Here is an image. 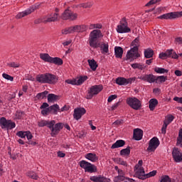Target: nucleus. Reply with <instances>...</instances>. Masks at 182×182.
Masks as SVG:
<instances>
[{"label":"nucleus","mask_w":182,"mask_h":182,"mask_svg":"<svg viewBox=\"0 0 182 182\" xmlns=\"http://www.w3.org/2000/svg\"><path fill=\"white\" fill-rule=\"evenodd\" d=\"M103 38V33L100 30H92L89 35L88 43L90 48L97 49L100 48L102 53H109V43H103L102 45L99 42V39Z\"/></svg>","instance_id":"nucleus-1"},{"label":"nucleus","mask_w":182,"mask_h":182,"mask_svg":"<svg viewBox=\"0 0 182 182\" xmlns=\"http://www.w3.org/2000/svg\"><path fill=\"white\" fill-rule=\"evenodd\" d=\"M36 80L41 84L48 83V85H56V82L59 80V77L52 73H47L37 75Z\"/></svg>","instance_id":"nucleus-2"},{"label":"nucleus","mask_w":182,"mask_h":182,"mask_svg":"<svg viewBox=\"0 0 182 182\" xmlns=\"http://www.w3.org/2000/svg\"><path fill=\"white\" fill-rule=\"evenodd\" d=\"M40 59L48 63H53L58 66H62L63 65V60L59 57H51L48 53H41L40 54Z\"/></svg>","instance_id":"nucleus-3"},{"label":"nucleus","mask_w":182,"mask_h":182,"mask_svg":"<svg viewBox=\"0 0 182 182\" xmlns=\"http://www.w3.org/2000/svg\"><path fill=\"white\" fill-rule=\"evenodd\" d=\"M134 171L137 178L146 180V171H144V168L143 167V160H139L138 164L134 166Z\"/></svg>","instance_id":"nucleus-4"},{"label":"nucleus","mask_w":182,"mask_h":182,"mask_svg":"<svg viewBox=\"0 0 182 182\" xmlns=\"http://www.w3.org/2000/svg\"><path fill=\"white\" fill-rule=\"evenodd\" d=\"M116 31L117 33H129L132 32V29L129 28V23L126 17L122 18L119 21V25H117Z\"/></svg>","instance_id":"nucleus-5"},{"label":"nucleus","mask_w":182,"mask_h":182,"mask_svg":"<svg viewBox=\"0 0 182 182\" xmlns=\"http://www.w3.org/2000/svg\"><path fill=\"white\" fill-rule=\"evenodd\" d=\"M103 90V85H92L90 89L87 90V94L86 96V99L90 100V99H93V96L96 95H99L100 92Z\"/></svg>","instance_id":"nucleus-6"},{"label":"nucleus","mask_w":182,"mask_h":182,"mask_svg":"<svg viewBox=\"0 0 182 182\" xmlns=\"http://www.w3.org/2000/svg\"><path fill=\"white\" fill-rule=\"evenodd\" d=\"M79 15L77 13H75L70 10V7L65 9L61 14V19L63 21H76Z\"/></svg>","instance_id":"nucleus-7"},{"label":"nucleus","mask_w":182,"mask_h":182,"mask_svg":"<svg viewBox=\"0 0 182 182\" xmlns=\"http://www.w3.org/2000/svg\"><path fill=\"white\" fill-rule=\"evenodd\" d=\"M79 164L80 167L83 168L85 173H96V171H97V167H96L95 164L85 160L80 161Z\"/></svg>","instance_id":"nucleus-8"},{"label":"nucleus","mask_w":182,"mask_h":182,"mask_svg":"<svg viewBox=\"0 0 182 182\" xmlns=\"http://www.w3.org/2000/svg\"><path fill=\"white\" fill-rule=\"evenodd\" d=\"M127 105L130 106L134 110H140L141 109V101L136 97H129L127 99Z\"/></svg>","instance_id":"nucleus-9"},{"label":"nucleus","mask_w":182,"mask_h":182,"mask_svg":"<svg viewBox=\"0 0 182 182\" xmlns=\"http://www.w3.org/2000/svg\"><path fill=\"white\" fill-rule=\"evenodd\" d=\"M0 127L1 129H6L7 130H12V129H15L16 127V124L12 122V120L6 119L5 117H1L0 119Z\"/></svg>","instance_id":"nucleus-10"},{"label":"nucleus","mask_w":182,"mask_h":182,"mask_svg":"<svg viewBox=\"0 0 182 182\" xmlns=\"http://www.w3.org/2000/svg\"><path fill=\"white\" fill-rule=\"evenodd\" d=\"M182 11H173L158 16L159 19H177L181 18Z\"/></svg>","instance_id":"nucleus-11"},{"label":"nucleus","mask_w":182,"mask_h":182,"mask_svg":"<svg viewBox=\"0 0 182 182\" xmlns=\"http://www.w3.org/2000/svg\"><path fill=\"white\" fill-rule=\"evenodd\" d=\"M136 79H137L136 77L129 78L119 77L116 79V83L119 85V86H127V85H132L133 82H136Z\"/></svg>","instance_id":"nucleus-12"},{"label":"nucleus","mask_w":182,"mask_h":182,"mask_svg":"<svg viewBox=\"0 0 182 182\" xmlns=\"http://www.w3.org/2000/svg\"><path fill=\"white\" fill-rule=\"evenodd\" d=\"M159 146H160V141L159 138L154 136L149 141V146L146 150L149 153L154 152Z\"/></svg>","instance_id":"nucleus-13"},{"label":"nucleus","mask_w":182,"mask_h":182,"mask_svg":"<svg viewBox=\"0 0 182 182\" xmlns=\"http://www.w3.org/2000/svg\"><path fill=\"white\" fill-rule=\"evenodd\" d=\"M137 58H140V53H139V48L133 47L127 51V60H134V59H137Z\"/></svg>","instance_id":"nucleus-14"},{"label":"nucleus","mask_w":182,"mask_h":182,"mask_svg":"<svg viewBox=\"0 0 182 182\" xmlns=\"http://www.w3.org/2000/svg\"><path fill=\"white\" fill-rule=\"evenodd\" d=\"M167 58H171L172 59H178V55L173 49L167 50L165 53H161L159 54L160 59H167Z\"/></svg>","instance_id":"nucleus-15"},{"label":"nucleus","mask_w":182,"mask_h":182,"mask_svg":"<svg viewBox=\"0 0 182 182\" xmlns=\"http://www.w3.org/2000/svg\"><path fill=\"white\" fill-rule=\"evenodd\" d=\"M50 130V136L51 137H55L59 134L62 129H63V124L58 122L55 123L54 126H52L51 128H49Z\"/></svg>","instance_id":"nucleus-16"},{"label":"nucleus","mask_w":182,"mask_h":182,"mask_svg":"<svg viewBox=\"0 0 182 182\" xmlns=\"http://www.w3.org/2000/svg\"><path fill=\"white\" fill-rule=\"evenodd\" d=\"M36 9H38V6H32L29 9H27L26 10H25L24 11L18 13L16 16V19H21L22 18H25V16H28V15H31V14H32V12H35V11H36Z\"/></svg>","instance_id":"nucleus-17"},{"label":"nucleus","mask_w":182,"mask_h":182,"mask_svg":"<svg viewBox=\"0 0 182 182\" xmlns=\"http://www.w3.org/2000/svg\"><path fill=\"white\" fill-rule=\"evenodd\" d=\"M84 114H86V109L84 107L75 108L74 109L73 118L75 120H80V119H82V116Z\"/></svg>","instance_id":"nucleus-18"},{"label":"nucleus","mask_w":182,"mask_h":182,"mask_svg":"<svg viewBox=\"0 0 182 182\" xmlns=\"http://www.w3.org/2000/svg\"><path fill=\"white\" fill-rule=\"evenodd\" d=\"M138 79L143 80V82H147L148 83H154L156 82V76L153 74H144L138 77Z\"/></svg>","instance_id":"nucleus-19"},{"label":"nucleus","mask_w":182,"mask_h":182,"mask_svg":"<svg viewBox=\"0 0 182 182\" xmlns=\"http://www.w3.org/2000/svg\"><path fill=\"white\" fill-rule=\"evenodd\" d=\"M55 123H56V121L55 120H45L41 119L38 122V127H48V129H50L52 126H55Z\"/></svg>","instance_id":"nucleus-20"},{"label":"nucleus","mask_w":182,"mask_h":182,"mask_svg":"<svg viewBox=\"0 0 182 182\" xmlns=\"http://www.w3.org/2000/svg\"><path fill=\"white\" fill-rule=\"evenodd\" d=\"M172 156L175 163H181L182 153L178 150V148H173Z\"/></svg>","instance_id":"nucleus-21"},{"label":"nucleus","mask_w":182,"mask_h":182,"mask_svg":"<svg viewBox=\"0 0 182 182\" xmlns=\"http://www.w3.org/2000/svg\"><path fill=\"white\" fill-rule=\"evenodd\" d=\"M90 180L93 182H112L110 178L102 175L90 176Z\"/></svg>","instance_id":"nucleus-22"},{"label":"nucleus","mask_w":182,"mask_h":182,"mask_svg":"<svg viewBox=\"0 0 182 182\" xmlns=\"http://www.w3.org/2000/svg\"><path fill=\"white\" fill-rule=\"evenodd\" d=\"M16 136L21 137V139H25V137H26L28 140H32L33 138V135H32V133H31L30 131H19L16 133Z\"/></svg>","instance_id":"nucleus-23"},{"label":"nucleus","mask_w":182,"mask_h":182,"mask_svg":"<svg viewBox=\"0 0 182 182\" xmlns=\"http://www.w3.org/2000/svg\"><path fill=\"white\" fill-rule=\"evenodd\" d=\"M58 16L59 14L54 13L51 14L50 17H46L44 19V23H48L50 22H57V21H59Z\"/></svg>","instance_id":"nucleus-24"},{"label":"nucleus","mask_w":182,"mask_h":182,"mask_svg":"<svg viewBox=\"0 0 182 182\" xmlns=\"http://www.w3.org/2000/svg\"><path fill=\"white\" fill-rule=\"evenodd\" d=\"M133 137L134 140H136L138 141L139 140H141V139H143V130L139 128L134 129Z\"/></svg>","instance_id":"nucleus-25"},{"label":"nucleus","mask_w":182,"mask_h":182,"mask_svg":"<svg viewBox=\"0 0 182 182\" xmlns=\"http://www.w3.org/2000/svg\"><path fill=\"white\" fill-rule=\"evenodd\" d=\"M85 159H87V160H89L90 161H92V163H96V161H97V160H99V157H97V155H96V154H93V153H88V154H85Z\"/></svg>","instance_id":"nucleus-26"},{"label":"nucleus","mask_w":182,"mask_h":182,"mask_svg":"<svg viewBox=\"0 0 182 182\" xmlns=\"http://www.w3.org/2000/svg\"><path fill=\"white\" fill-rule=\"evenodd\" d=\"M114 55L117 59H122V58H123V48L120 46H115Z\"/></svg>","instance_id":"nucleus-27"},{"label":"nucleus","mask_w":182,"mask_h":182,"mask_svg":"<svg viewBox=\"0 0 182 182\" xmlns=\"http://www.w3.org/2000/svg\"><path fill=\"white\" fill-rule=\"evenodd\" d=\"M76 31V26L65 28L61 31L63 35H69L70 33H75Z\"/></svg>","instance_id":"nucleus-28"},{"label":"nucleus","mask_w":182,"mask_h":182,"mask_svg":"<svg viewBox=\"0 0 182 182\" xmlns=\"http://www.w3.org/2000/svg\"><path fill=\"white\" fill-rule=\"evenodd\" d=\"M88 65L90 68V69L93 71L95 72L96 69L99 68V65H97V62L95 61V59H89L87 60Z\"/></svg>","instance_id":"nucleus-29"},{"label":"nucleus","mask_w":182,"mask_h":182,"mask_svg":"<svg viewBox=\"0 0 182 182\" xmlns=\"http://www.w3.org/2000/svg\"><path fill=\"white\" fill-rule=\"evenodd\" d=\"M149 109L151 110V112H153L154 109H156L157 105H159V100H157V99L156 98H152L149 100Z\"/></svg>","instance_id":"nucleus-30"},{"label":"nucleus","mask_w":182,"mask_h":182,"mask_svg":"<svg viewBox=\"0 0 182 182\" xmlns=\"http://www.w3.org/2000/svg\"><path fill=\"white\" fill-rule=\"evenodd\" d=\"M124 144H126V141H124V140L119 139L112 145L111 149H119V147H123Z\"/></svg>","instance_id":"nucleus-31"},{"label":"nucleus","mask_w":182,"mask_h":182,"mask_svg":"<svg viewBox=\"0 0 182 182\" xmlns=\"http://www.w3.org/2000/svg\"><path fill=\"white\" fill-rule=\"evenodd\" d=\"M87 29H89V26L86 24L75 26L76 32H86Z\"/></svg>","instance_id":"nucleus-32"},{"label":"nucleus","mask_w":182,"mask_h":182,"mask_svg":"<svg viewBox=\"0 0 182 182\" xmlns=\"http://www.w3.org/2000/svg\"><path fill=\"white\" fill-rule=\"evenodd\" d=\"M132 69H138L139 70H144L146 69V66L144 64L135 63L131 65Z\"/></svg>","instance_id":"nucleus-33"},{"label":"nucleus","mask_w":182,"mask_h":182,"mask_svg":"<svg viewBox=\"0 0 182 182\" xmlns=\"http://www.w3.org/2000/svg\"><path fill=\"white\" fill-rule=\"evenodd\" d=\"M153 55H154V51L151 48H148L144 50V57L146 59H150V58H153Z\"/></svg>","instance_id":"nucleus-34"},{"label":"nucleus","mask_w":182,"mask_h":182,"mask_svg":"<svg viewBox=\"0 0 182 182\" xmlns=\"http://www.w3.org/2000/svg\"><path fill=\"white\" fill-rule=\"evenodd\" d=\"M59 100V96L55 94H49L48 95V103H53V102H56V100Z\"/></svg>","instance_id":"nucleus-35"},{"label":"nucleus","mask_w":182,"mask_h":182,"mask_svg":"<svg viewBox=\"0 0 182 182\" xmlns=\"http://www.w3.org/2000/svg\"><path fill=\"white\" fill-rule=\"evenodd\" d=\"M50 113H53V114H58V112H59V105L58 104L51 105L49 107Z\"/></svg>","instance_id":"nucleus-36"},{"label":"nucleus","mask_w":182,"mask_h":182,"mask_svg":"<svg viewBox=\"0 0 182 182\" xmlns=\"http://www.w3.org/2000/svg\"><path fill=\"white\" fill-rule=\"evenodd\" d=\"M49 93L48 91H44L43 92L38 93L36 96V99L37 100H42V99H45L46 95Z\"/></svg>","instance_id":"nucleus-37"},{"label":"nucleus","mask_w":182,"mask_h":182,"mask_svg":"<svg viewBox=\"0 0 182 182\" xmlns=\"http://www.w3.org/2000/svg\"><path fill=\"white\" fill-rule=\"evenodd\" d=\"M87 79V76H80L79 78L76 79L77 86H80V85H83L86 80Z\"/></svg>","instance_id":"nucleus-38"},{"label":"nucleus","mask_w":182,"mask_h":182,"mask_svg":"<svg viewBox=\"0 0 182 182\" xmlns=\"http://www.w3.org/2000/svg\"><path fill=\"white\" fill-rule=\"evenodd\" d=\"M154 72H156V73H159V75H161L164 73H168V70L163 68L156 67L154 68Z\"/></svg>","instance_id":"nucleus-39"},{"label":"nucleus","mask_w":182,"mask_h":182,"mask_svg":"<svg viewBox=\"0 0 182 182\" xmlns=\"http://www.w3.org/2000/svg\"><path fill=\"white\" fill-rule=\"evenodd\" d=\"M27 176L33 180H38V178H39L38 173L32 171L27 172Z\"/></svg>","instance_id":"nucleus-40"},{"label":"nucleus","mask_w":182,"mask_h":182,"mask_svg":"<svg viewBox=\"0 0 182 182\" xmlns=\"http://www.w3.org/2000/svg\"><path fill=\"white\" fill-rule=\"evenodd\" d=\"M174 120V116L169 114L166 117V119L164 121V124H166V126H168L171 122Z\"/></svg>","instance_id":"nucleus-41"},{"label":"nucleus","mask_w":182,"mask_h":182,"mask_svg":"<svg viewBox=\"0 0 182 182\" xmlns=\"http://www.w3.org/2000/svg\"><path fill=\"white\" fill-rule=\"evenodd\" d=\"M176 144L177 146H180V147H182V128L179 130Z\"/></svg>","instance_id":"nucleus-42"},{"label":"nucleus","mask_w":182,"mask_h":182,"mask_svg":"<svg viewBox=\"0 0 182 182\" xmlns=\"http://www.w3.org/2000/svg\"><path fill=\"white\" fill-rule=\"evenodd\" d=\"M126 179V176L123 175H118L117 176L114 177L113 181L114 182H122L124 181Z\"/></svg>","instance_id":"nucleus-43"},{"label":"nucleus","mask_w":182,"mask_h":182,"mask_svg":"<svg viewBox=\"0 0 182 182\" xmlns=\"http://www.w3.org/2000/svg\"><path fill=\"white\" fill-rule=\"evenodd\" d=\"M159 182H171V178L168 175H162Z\"/></svg>","instance_id":"nucleus-44"},{"label":"nucleus","mask_w":182,"mask_h":182,"mask_svg":"<svg viewBox=\"0 0 182 182\" xmlns=\"http://www.w3.org/2000/svg\"><path fill=\"white\" fill-rule=\"evenodd\" d=\"M130 154V146H128L126 149H122L120 151L121 156H129Z\"/></svg>","instance_id":"nucleus-45"},{"label":"nucleus","mask_w":182,"mask_h":182,"mask_svg":"<svg viewBox=\"0 0 182 182\" xmlns=\"http://www.w3.org/2000/svg\"><path fill=\"white\" fill-rule=\"evenodd\" d=\"M117 164H120L121 166H124V167H129V164H127V162L124 160H123L122 158H118L117 159Z\"/></svg>","instance_id":"nucleus-46"},{"label":"nucleus","mask_w":182,"mask_h":182,"mask_svg":"<svg viewBox=\"0 0 182 182\" xmlns=\"http://www.w3.org/2000/svg\"><path fill=\"white\" fill-rule=\"evenodd\" d=\"M65 83H68V85H72L73 86H77L76 78L68 79L65 80Z\"/></svg>","instance_id":"nucleus-47"},{"label":"nucleus","mask_w":182,"mask_h":182,"mask_svg":"<svg viewBox=\"0 0 182 182\" xmlns=\"http://www.w3.org/2000/svg\"><path fill=\"white\" fill-rule=\"evenodd\" d=\"M157 80H158V82H160L161 83H163V82H166V80H167V77L164 76V75L156 77V81L155 82H157Z\"/></svg>","instance_id":"nucleus-48"},{"label":"nucleus","mask_w":182,"mask_h":182,"mask_svg":"<svg viewBox=\"0 0 182 182\" xmlns=\"http://www.w3.org/2000/svg\"><path fill=\"white\" fill-rule=\"evenodd\" d=\"M160 2H161V0H151L145 5V6H151V5H156V4H160Z\"/></svg>","instance_id":"nucleus-49"},{"label":"nucleus","mask_w":182,"mask_h":182,"mask_svg":"<svg viewBox=\"0 0 182 182\" xmlns=\"http://www.w3.org/2000/svg\"><path fill=\"white\" fill-rule=\"evenodd\" d=\"M139 38H136L132 42V46H134V48H139L140 46Z\"/></svg>","instance_id":"nucleus-50"},{"label":"nucleus","mask_w":182,"mask_h":182,"mask_svg":"<svg viewBox=\"0 0 182 182\" xmlns=\"http://www.w3.org/2000/svg\"><path fill=\"white\" fill-rule=\"evenodd\" d=\"M157 174V171H152L149 172V173H145V180L146 178H150V177H154Z\"/></svg>","instance_id":"nucleus-51"},{"label":"nucleus","mask_w":182,"mask_h":182,"mask_svg":"<svg viewBox=\"0 0 182 182\" xmlns=\"http://www.w3.org/2000/svg\"><path fill=\"white\" fill-rule=\"evenodd\" d=\"M114 170L118 173V176H126V173L122 169L119 168V166H115Z\"/></svg>","instance_id":"nucleus-52"},{"label":"nucleus","mask_w":182,"mask_h":182,"mask_svg":"<svg viewBox=\"0 0 182 182\" xmlns=\"http://www.w3.org/2000/svg\"><path fill=\"white\" fill-rule=\"evenodd\" d=\"M23 114H25V112H23L22 111H17L16 112V117L18 120H21V119H22V117H23Z\"/></svg>","instance_id":"nucleus-53"},{"label":"nucleus","mask_w":182,"mask_h":182,"mask_svg":"<svg viewBox=\"0 0 182 182\" xmlns=\"http://www.w3.org/2000/svg\"><path fill=\"white\" fill-rule=\"evenodd\" d=\"M2 76L4 79H6V80H10V82H14V77L6 74V73H3Z\"/></svg>","instance_id":"nucleus-54"},{"label":"nucleus","mask_w":182,"mask_h":182,"mask_svg":"<svg viewBox=\"0 0 182 182\" xmlns=\"http://www.w3.org/2000/svg\"><path fill=\"white\" fill-rule=\"evenodd\" d=\"M49 113H50V109H49V107L41 110V114H43V116H48Z\"/></svg>","instance_id":"nucleus-55"},{"label":"nucleus","mask_w":182,"mask_h":182,"mask_svg":"<svg viewBox=\"0 0 182 182\" xmlns=\"http://www.w3.org/2000/svg\"><path fill=\"white\" fill-rule=\"evenodd\" d=\"M8 66L9 68H19L21 66V64L18 63L12 62L8 64Z\"/></svg>","instance_id":"nucleus-56"},{"label":"nucleus","mask_w":182,"mask_h":182,"mask_svg":"<svg viewBox=\"0 0 182 182\" xmlns=\"http://www.w3.org/2000/svg\"><path fill=\"white\" fill-rule=\"evenodd\" d=\"M81 8H84L85 9H87V8H92V4L90 3H83L80 4Z\"/></svg>","instance_id":"nucleus-57"},{"label":"nucleus","mask_w":182,"mask_h":182,"mask_svg":"<svg viewBox=\"0 0 182 182\" xmlns=\"http://www.w3.org/2000/svg\"><path fill=\"white\" fill-rule=\"evenodd\" d=\"M166 11V7H159L155 10L156 14H161V12H164Z\"/></svg>","instance_id":"nucleus-58"},{"label":"nucleus","mask_w":182,"mask_h":182,"mask_svg":"<svg viewBox=\"0 0 182 182\" xmlns=\"http://www.w3.org/2000/svg\"><path fill=\"white\" fill-rule=\"evenodd\" d=\"M114 99H117V95H112L108 97L107 102L108 103H110L114 100Z\"/></svg>","instance_id":"nucleus-59"},{"label":"nucleus","mask_w":182,"mask_h":182,"mask_svg":"<svg viewBox=\"0 0 182 182\" xmlns=\"http://www.w3.org/2000/svg\"><path fill=\"white\" fill-rule=\"evenodd\" d=\"M95 30L94 31H100L99 29H102V23H93Z\"/></svg>","instance_id":"nucleus-60"},{"label":"nucleus","mask_w":182,"mask_h":182,"mask_svg":"<svg viewBox=\"0 0 182 182\" xmlns=\"http://www.w3.org/2000/svg\"><path fill=\"white\" fill-rule=\"evenodd\" d=\"M119 106H120V102H118L114 104L111 107V110H112V111L116 110V109H117V107H119Z\"/></svg>","instance_id":"nucleus-61"},{"label":"nucleus","mask_w":182,"mask_h":182,"mask_svg":"<svg viewBox=\"0 0 182 182\" xmlns=\"http://www.w3.org/2000/svg\"><path fill=\"white\" fill-rule=\"evenodd\" d=\"M167 126L165 124H163L162 128H161V134H166V130H167Z\"/></svg>","instance_id":"nucleus-62"},{"label":"nucleus","mask_w":182,"mask_h":182,"mask_svg":"<svg viewBox=\"0 0 182 182\" xmlns=\"http://www.w3.org/2000/svg\"><path fill=\"white\" fill-rule=\"evenodd\" d=\"M173 100L174 102H177V103H181L182 105V97H173Z\"/></svg>","instance_id":"nucleus-63"},{"label":"nucleus","mask_w":182,"mask_h":182,"mask_svg":"<svg viewBox=\"0 0 182 182\" xmlns=\"http://www.w3.org/2000/svg\"><path fill=\"white\" fill-rule=\"evenodd\" d=\"M175 41L176 43H178L179 45L182 44V38L181 37H178L175 39Z\"/></svg>","instance_id":"nucleus-64"}]
</instances>
